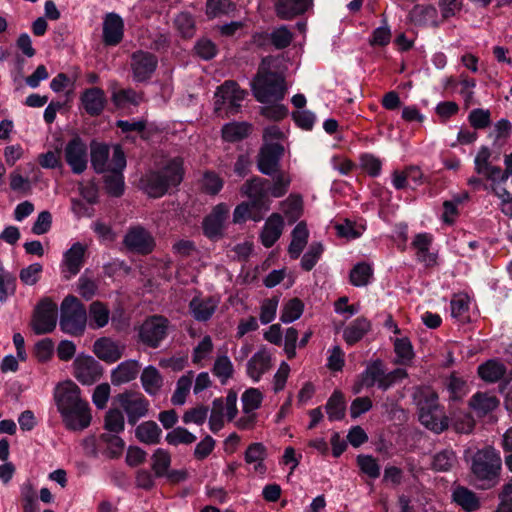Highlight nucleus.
Wrapping results in <instances>:
<instances>
[{
  "label": "nucleus",
  "instance_id": "nucleus-29",
  "mask_svg": "<svg viewBox=\"0 0 512 512\" xmlns=\"http://www.w3.org/2000/svg\"><path fill=\"white\" fill-rule=\"evenodd\" d=\"M490 182L491 192L499 199V209L506 216L512 217V194L508 190L507 181L495 177Z\"/></svg>",
  "mask_w": 512,
  "mask_h": 512
},
{
  "label": "nucleus",
  "instance_id": "nucleus-6",
  "mask_svg": "<svg viewBox=\"0 0 512 512\" xmlns=\"http://www.w3.org/2000/svg\"><path fill=\"white\" fill-rule=\"evenodd\" d=\"M87 324V311L84 305L72 295L64 298L61 303L60 328L63 332L80 336Z\"/></svg>",
  "mask_w": 512,
  "mask_h": 512
},
{
  "label": "nucleus",
  "instance_id": "nucleus-30",
  "mask_svg": "<svg viewBox=\"0 0 512 512\" xmlns=\"http://www.w3.org/2000/svg\"><path fill=\"white\" fill-rule=\"evenodd\" d=\"M81 101L85 111L91 116L99 115L105 106L106 98L104 91L93 87L87 89L81 96Z\"/></svg>",
  "mask_w": 512,
  "mask_h": 512
},
{
  "label": "nucleus",
  "instance_id": "nucleus-17",
  "mask_svg": "<svg viewBox=\"0 0 512 512\" xmlns=\"http://www.w3.org/2000/svg\"><path fill=\"white\" fill-rule=\"evenodd\" d=\"M284 148L280 143H266L258 156V169L265 175L273 176L278 172L279 161Z\"/></svg>",
  "mask_w": 512,
  "mask_h": 512
},
{
  "label": "nucleus",
  "instance_id": "nucleus-41",
  "mask_svg": "<svg viewBox=\"0 0 512 512\" xmlns=\"http://www.w3.org/2000/svg\"><path fill=\"white\" fill-rule=\"evenodd\" d=\"M415 23L424 26H437V10L431 5H417L411 12Z\"/></svg>",
  "mask_w": 512,
  "mask_h": 512
},
{
  "label": "nucleus",
  "instance_id": "nucleus-50",
  "mask_svg": "<svg viewBox=\"0 0 512 512\" xmlns=\"http://www.w3.org/2000/svg\"><path fill=\"white\" fill-rule=\"evenodd\" d=\"M212 372L222 384H225L234 372L230 358L227 355L218 356L214 362Z\"/></svg>",
  "mask_w": 512,
  "mask_h": 512
},
{
  "label": "nucleus",
  "instance_id": "nucleus-4",
  "mask_svg": "<svg viewBox=\"0 0 512 512\" xmlns=\"http://www.w3.org/2000/svg\"><path fill=\"white\" fill-rule=\"evenodd\" d=\"M420 423L427 429L441 433L449 426L444 407L438 402V395L430 388H419L414 392Z\"/></svg>",
  "mask_w": 512,
  "mask_h": 512
},
{
  "label": "nucleus",
  "instance_id": "nucleus-2",
  "mask_svg": "<svg viewBox=\"0 0 512 512\" xmlns=\"http://www.w3.org/2000/svg\"><path fill=\"white\" fill-rule=\"evenodd\" d=\"M184 176L183 160L174 157L165 161L161 168L146 174L142 180V188L150 197L159 198L171 188L177 187Z\"/></svg>",
  "mask_w": 512,
  "mask_h": 512
},
{
  "label": "nucleus",
  "instance_id": "nucleus-1",
  "mask_svg": "<svg viewBox=\"0 0 512 512\" xmlns=\"http://www.w3.org/2000/svg\"><path fill=\"white\" fill-rule=\"evenodd\" d=\"M54 399L65 427L72 431H82L92 421L88 401L81 396V389L72 380H66L55 387Z\"/></svg>",
  "mask_w": 512,
  "mask_h": 512
},
{
  "label": "nucleus",
  "instance_id": "nucleus-37",
  "mask_svg": "<svg viewBox=\"0 0 512 512\" xmlns=\"http://www.w3.org/2000/svg\"><path fill=\"white\" fill-rule=\"evenodd\" d=\"M505 373V365L497 359H490L478 366L479 377L487 383L499 381Z\"/></svg>",
  "mask_w": 512,
  "mask_h": 512
},
{
  "label": "nucleus",
  "instance_id": "nucleus-43",
  "mask_svg": "<svg viewBox=\"0 0 512 512\" xmlns=\"http://www.w3.org/2000/svg\"><path fill=\"white\" fill-rule=\"evenodd\" d=\"M123 170H113L107 172L104 179V186L107 193L113 197H119L124 192V176Z\"/></svg>",
  "mask_w": 512,
  "mask_h": 512
},
{
  "label": "nucleus",
  "instance_id": "nucleus-23",
  "mask_svg": "<svg viewBox=\"0 0 512 512\" xmlns=\"http://www.w3.org/2000/svg\"><path fill=\"white\" fill-rule=\"evenodd\" d=\"M433 237L428 233L417 234L411 245L415 250L417 260L426 267H432L437 264V255L430 252Z\"/></svg>",
  "mask_w": 512,
  "mask_h": 512
},
{
  "label": "nucleus",
  "instance_id": "nucleus-31",
  "mask_svg": "<svg viewBox=\"0 0 512 512\" xmlns=\"http://www.w3.org/2000/svg\"><path fill=\"white\" fill-rule=\"evenodd\" d=\"M266 457L267 449L260 442L250 444L244 454L245 462L247 464H253L254 472L260 475H264L267 471V467L264 464Z\"/></svg>",
  "mask_w": 512,
  "mask_h": 512
},
{
  "label": "nucleus",
  "instance_id": "nucleus-56",
  "mask_svg": "<svg viewBox=\"0 0 512 512\" xmlns=\"http://www.w3.org/2000/svg\"><path fill=\"white\" fill-rule=\"evenodd\" d=\"M112 101L117 107L124 108L128 104L138 105L141 95L133 89H121L113 92Z\"/></svg>",
  "mask_w": 512,
  "mask_h": 512
},
{
  "label": "nucleus",
  "instance_id": "nucleus-20",
  "mask_svg": "<svg viewBox=\"0 0 512 512\" xmlns=\"http://www.w3.org/2000/svg\"><path fill=\"white\" fill-rule=\"evenodd\" d=\"M229 215V207L220 203L203 221L204 234L209 238L219 237L224 229V224Z\"/></svg>",
  "mask_w": 512,
  "mask_h": 512
},
{
  "label": "nucleus",
  "instance_id": "nucleus-19",
  "mask_svg": "<svg viewBox=\"0 0 512 512\" xmlns=\"http://www.w3.org/2000/svg\"><path fill=\"white\" fill-rule=\"evenodd\" d=\"M125 345L110 337H101L93 344V353L102 361L112 364L122 358Z\"/></svg>",
  "mask_w": 512,
  "mask_h": 512
},
{
  "label": "nucleus",
  "instance_id": "nucleus-16",
  "mask_svg": "<svg viewBox=\"0 0 512 512\" xmlns=\"http://www.w3.org/2000/svg\"><path fill=\"white\" fill-rule=\"evenodd\" d=\"M123 243L129 250L141 254L150 253L155 246L152 235L140 225L129 228L124 236Z\"/></svg>",
  "mask_w": 512,
  "mask_h": 512
},
{
  "label": "nucleus",
  "instance_id": "nucleus-47",
  "mask_svg": "<svg viewBox=\"0 0 512 512\" xmlns=\"http://www.w3.org/2000/svg\"><path fill=\"white\" fill-rule=\"evenodd\" d=\"M152 470L157 477H163L167 474V470L171 465V454L162 448H158L154 451L152 457Z\"/></svg>",
  "mask_w": 512,
  "mask_h": 512
},
{
  "label": "nucleus",
  "instance_id": "nucleus-14",
  "mask_svg": "<svg viewBox=\"0 0 512 512\" xmlns=\"http://www.w3.org/2000/svg\"><path fill=\"white\" fill-rule=\"evenodd\" d=\"M74 376L83 385H92L102 374V366L92 356L78 355L73 362Z\"/></svg>",
  "mask_w": 512,
  "mask_h": 512
},
{
  "label": "nucleus",
  "instance_id": "nucleus-46",
  "mask_svg": "<svg viewBox=\"0 0 512 512\" xmlns=\"http://www.w3.org/2000/svg\"><path fill=\"white\" fill-rule=\"evenodd\" d=\"M251 126L245 122H234L224 125L222 128V136L226 141H239L250 133Z\"/></svg>",
  "mask_w": 512,
  "mask_h": 512
},
{
  "label": "nucleus",
  "instance_id": "nucleus-61",
  "mask_svg": "<svg viewBox=\"0 0 512 512\" xmlns=\"http://www.w3.org/2000/svg\"><path fill=\"white\" fill-rule=\"evenodd\" d=\"M104 427L107 431L115 434L122 432L125 427L122 412L118 409H110L105 415Z\"/></svg>",
  "mask_w": 512,
  "mask_h": 512
},
{
  "label": "nucleus",
  "instance_id": "nucleus-59",
  "mask_svg": "<svg viewBox=\"0 0 512 512\" xmlns=\"http://www.w3.org/2000/svg\"><path fill=\"white\" fill-rule=\"evenodd\" d=\"M241 400L242 412H255L262 404L263 394L257 388H249L242 394Z\"/></svg>",
  "mask_w": 512,
  "mask_h": 512
},
{
  "label": "nucleus",
  "instance_id": "nucleus-8",
  "mask_svg": "<svg viewBox=\"0 0 512 512\" xmlns=\"http://www.w3.org/2000/svg\"><path fill=\"white\" fill-rule=\"evenodd\" d=\"M246 95L247 92L240 89L236 82L225 81L215 93V110L219 111L222 109V105H226L227 114L234 115L239 112L241 102Z\"/></svg>",
  "mask_w": 512,
  "mask_h": 512
},
{
  "label": "nucleus",
  "instance_id": "nucleus-55",
  "mask_svg": "<svg viewBox=\"0 0 512 512\" xmlns=\"http://www.w3.org/2000/svg\"><path fill=\"white\" fill-rule=\"evenodd\" d=\"M291 176L283 171H278L275 173L273 178V185L269 186V194L275 198H280L284 196L290 186Z\"/></svg>",
  "mask_w": 512,
  "mask_h": 512
},
{
  "label": "nucleus",
  "instance_id": "nucleus-36",
  "mask_svg": "<svg viewBox=\"0 0 512 512\" xmlns=\"http://www.w3.org/2000/svg\"><path fill=\"white\" fill-rule=\"evenodd\" d=\"M452 499L466 512H474L480 508V500L476 493L463 486L453 490Z\"/></svg>",
  "mask_w": 512,
  "mask_h": 512
},
{
  "label": "nucleus",
  "instance_id": "nucleus-49",
  "mask_svg": "<svg viewBox=\"0 0 512 512\" xmlns=\"http://www.w3.org/2000/svg\"><path fill=\"white\" fill-rule=\"evenodd\" d=\"M214 348L212 338L209 335L203 337L198 345L193 349L192 362L200 367L205 365V361L209 358Z\"/></svg>",
  "mask_w": 512,
  "mask_h": 512
},
{
  "label": "nucleus",
  "instance_id": "nucleus-26",
  "mask_svg": "<svg viewBox=\"0 0 512 512\" xmlns=\"http://www.w3.org/2000/svg\"><path fill=\"white\" fill-rule=\"evenodd\" d=\"M124 23L122 18L110 13L103 22V41L107 45H116L123 38Z\"/></svg>",
  "mask_w": 512,
  "mask_h": 512
},
{
  "label": "nucleus",
  "instance_id": "nucleus-21",
  "mask_svg": "<svg viewBox=\"0 0 512 512\" xmlns=\"http://www.w3.org/2000/svg\"><path fill=\"white\" fill-rule=\"evenodd\" d=\"M85 251L86 247L76 242L64 253L61 267L65 279H70L79 273L84 262Z\"/></svg>",
  "mask_w": 512,
  "mask_h": 512
},
{
  "label": "nucleus",
  "instance_id": "nucleus-42",
  "mask_svg": "<svg viewBox=\"0 0 512 512\" xmlns=\"http://www.w3.org/2000/svg\"><path fill=\"white\" fill-rule=\"evenodd\" d=\"M326 412L330 421L341 420L345 416V400L343 394L336 390L326 403Z\"/></svg>",
  "mask_w": 512,
  "mask_h": 512
},
{
  "label": "nucleus",
  "instance_id": "nucleus-58",
  "mask_svg": "<svg viewBox=\"0 0 512 512\" xmlns=\"http://www.w3.org/2000/svg\"><path fill=\"white\" fill-rule=\"evenodd\" d=\"M279 301L278 296H273L261 302L259 319L263 325L269 324L275 319Z\"/></svg>",
  "mask_w": 512,
  "mask_h": 512
},
{
  "label": "nucleus",
  "instance_id": "nucleus-44",
  "mask_svg": "<svg viewBox=\"0 0 512 512\" xmlns=\"http://www.w3.org/2000/svg\"><path fill=\"white\" fill-rule=\"evenodd\" d=\"M193 372L189 371L182 375L176 384V389L171 397L173 405H183L192 386Z\"/></svg>",
  "mask_w": 512,
  "mask_h": 512
},
{
  "label": "nucleus",
  "instance_id": "nucleus-52",
  "mask_svg": "<svg viewBox=\"0 0 512 512\" xmlns=\"http://www.w3.org/2000/svg\"><path fill=\"white\" fill-rule=\"evenodd\" d=\"M174 25L183 38H191L195 34L194 18L187 12L179 13L174 19Z\"/></svg>",
  "mask_w": 512,
  "mask_h": 512
},
{
  "label": "nucleus",
  "instance_id": "nucleus-53",
  "mask_svg": "<svg viewBox=\"0 0 512 512\" xmlns=\"http://www.w3.org/2000/svg\"><path fill=\"white\" fill-rule=\"evenodd\" d=\"M224 401L217 398L213 401L211 414L209 417V428L213 433H217L224 426Z\"/></svg>",
  "mask_w": 512,
  "mask_h": 512
},
{
  "label": "nucleus",
  "instance_id": "nucleus-3",
  "mask_svg": "<svg viewBox=\"0 0 512 512\" xmlns=\"http://www.w3.org/2000/svg\"><path fill=\"white\" fill-rule=\"evenodd\" d=\"M276 60L266 57L262 60L258 73L252 82V91L261 103H273L283 99L286 88L284 78L280 73L271 71Z\"/></svg>",
  "mask_w": 512,
  "mask_h": 512
},
{
  "label": "nucleus",
  "instance_id": "nucleus-15",
  "mask_svg": "<svg viewBox=\"0 0 512 512\" xmlns=\"http://www.w3.org/2000/svg\"><path fill=\"white\" fill-rule=\"evenodd\" d=\"M243 195L251 199L253 207L259 206L264 211H268L269 204V181L263 178H253L247 181L241 188Z\"/></svg>",
  "mask_w": 512,
  "mask_h": 512
},
{
  "label": "nucleus",
  "instance_id": "nucleus-48",
  "mask_svg": "<svg viewBox=\"0 0 512 512\" xmlns=\"http://www.w3.org/2000/svg\"><path fill=\"white\" fill-rule=\"evenodd\" d=\"M457 463V457L453 450L444 449L433 456L432 468L436 471L446 472Z\"/></svg>",
  "mask_w": 512,
  "mask_h": 512
},
{
  "label": "nucleus",
  "instance_id": "nucleus-11",
  "mask_svg": "<svg viewBox=\"0 0 512 512\" xmlns=\"http://www.w3.org/2000/svg\"><path fill=\"white\" fill-rule=\"evenodd\" d=\"M117 401L127 415L131 425L146 416L149 409V401L138 391L127 390L117 395Z\"/></svg>",
  "mask_w": 512,
  "mask_h": 512
},
{
  "label": "nucleus",
  "instance_id": "nucleus-25",
  "mask_svg": "<svg viewBox=\"0 0 512 512\" xmlns=\"http://www.w3.org/2000/svg\"><path fill=\"white\" fill-rule=\"evenodd\" d=\"M140 370V364L137 360L129 359L118 364L111 371V383L114 386H120L136 379Z\"/></svg>",
  "mask_w": 512,
  "mask_h": 512
},
{
  "label": "nucleus",
  "instance_id": "nucleus-7",
  "mask_svg": "<svg viewBox=\"0 0 512 512\" xmlns=\"http://www.w3.org/2000/svg\"><path fill=\"white\" fill-rule=\"evenodd\" d=\"M170 322L161 315H152L147 317L139 326L138 336L141 343L150 347L157 348L168 335Z\"/></svg>",
  "mask_w": 512,
  "mask_h": 512
},
{
  "label": "nucleus",
  "instance_id": "nucleus-34",
  "mask_svg": "<svg viewBox=\"0 0 512 512\" xmlns=\"http://www.w3.org/2000/svg\"><path fill=\"white\" fill-rule=\"evenodd\" d=\"M110 319V310L106 304L94 301L90 304L87 312V323L92 329L105 327Z\"/></svg>",
  "mask_w": 512,
  "mask_h": 512
},
{
  "label": "nucleus",
  "instance_id": "nucleus-40",
  "mask_svg": "<svg viewBox=\"0 0 512 512\" xmlns=\"http://www.w3.org/2000/svg\"><path fill=\"white\" fill-rule=\"evenodd\" d=\"M450 400L457 401L468 393L467 381L457 373H452L445 382Z\"/></svg>",
  "mask_w": 512,
  "mask_h": 512
},
{
  "label": "nucleus",
  "instance_id": "nucleus-13",
  "mask_svg": "<svg viewBox=\"0 0 512 512\" xmlns=\"http://www.w3.org/2000/svg\"><path fill=\"white\" fill-rule=\"evenodd\" d=\"M158 65L157 57L148 51L138 50L130 57V69L135 82H145L155 72Z\"/></svg>",
  "mask_w": 512,
  "mask_h": 512
},
{
  "label": "nucleus",
  "instance_id": "nucleus-12",
  "mask_svg": "<svg viewBox=\"0 0 512 512\" xmlns=\"http://www.w3.org/2000/svg\"><path fill=\"white\" fill-rule=\"evenodd\" d=\"M64 158L74 174H82L88 166V148L79 137H73L64 148Z\"/></svg>",
  "mask_w": 512,
  "mask_h": 512
},
{
  "label": "nucleus",
  "instance_id": "nucleus-35",
  "mask_svg": "<svg viewBox=\"0 0 512 512\" xmlns=\"http://www.w3.org/2000/svg\"><path fill=\"white\" fill-rule=\"evenodd\" d=\"M309 237V231L305 222H299L291 232V242L288 253L291 258L297 259L305 248Z\"/></svg>",
  "mask_w": 512,
  "mask_h": 512
},
{
  "label": "nucleus",
  "instance_id": "nucleus-24",
  "mask_svg": "<svg viewBox=\"0 0 512 512\" xmlns=\"http://www.w3.org/2000/svg\"><path fill=\"white\" fill-rule=\"evenodd\" d=\"M271 366V354L266 348H261L248 360L246 370L248 376L258 382Z\"/></svg>",
  "mask_w": 512,
  "mask_h": 512
},
{
  "label": "nucleus",
  "instance_id": "nucleus-9",
  "mask_svg": "<svg viewBox=\"0 0 512 512\" xmlns=\"http://www.w3.org/2000/svg\"><path fill=\"white\" fill-rule=\"evenodd\" d=\"M501 468V458L493 448L478 451L473 459L472 471L481 480L494 479Z\"/></svg>",
  "mask_w": 512,
  "mask_h": 512
},
{
  "label": "nucleus",
  "instance_id": "nucleus-28",
  "mask_svg": "<svg viewBox=\"0 0 512 512\" xmlns=\"http://www.w3.org/2000/svg\"><path fill=\"white\" fill-rule=\"evenodd\" d=\"M491 150L487 146H482L474 159V169L479 175H483L488 180L494 179L500 175V167L492 165Z\"/></svg>",
  "mask_w": 512,
  "mask_h": 512
},
{
  "label": "nucleus",
  "instance_id": "nucleus-33",
  "mask_svg": "<svg viewBox=\"0 0 512 512\" xmlns=\"http://www.w3.org/2000/svg\"><path fill=\"white\" fill-rule=\"evenodd\" d=\"M371 329V323L365 317H358L343 330V339L348 345L359 342Z\"/></svg>",
  "mask_w": 512,
  "mask_h": 512
},
{
  "label": "nucleus",
  "instance_id": "nucleus-63",
  "mask_svg": "<svg viewBox=\"0 0 512 512\" xmlns=\"http://www.w3.org/2000/svg\"><path fill=\"white\" fill-rule=\"evenodd\" d=\"M323 245L319 242L312 243L308 251L303 255L301 259V267L305 271H310L317 264L323 253Z\"/></svg>",
  "mask_w": 512,
  "mask_h": 512
},
{
  "label": "nucleus",
  "instance_id": "nucleus-45",
  "mask_svg": "<svg viewBox=\"0 0 512 512\" xmlns=\"http://www.w3.org/2000/svg\"><path fill=\"white\" fill-rule=\"evenodd\" d=\"M281 209L290 222L300 218L303 210V201L301 196L291 194L287 199L281 202Z\"/></svg>",
  "mask_w": 512,
  "mask_h": 512
},
{
  "label": "nucleus",
  "instance_id": "nucleus-54",
  "mask_svg": "<svg viewBox=\"0 0 512 512\" xmlns=\"http://www.w3.org/2000/svg\"><path fill=\"white\" fill-rule=\"evenodd\" d=\"M303 309L302 301L298 298H293L283 306L280 319L283 323H291L301 317Z\"/></svg>",
  "mask_w": 512,
  "mask_h": 512
},
{
  "label": "nucleus",
  "instance_id": "nucleus-38",
  "mask_svg": "<svg viewBox=\"0 0 512 512\" xmlns=\"http://www.w3.org/2000/svg\"><path fill=\"white\" fill-rule=\"evenodd\" d=\"M135 435L140 442L155 445L160 442L162 430L156 422L145 421L136 427Z\"/></svg>",
  "mask_w": 512,
  "mask_h": 512
},
{
  "label": "nucleus",
  "instance_id": "nucleus-60",
  "mask_svg": "<svg viewBox=\"0 0 512 512\" xmlns=\"http://www.w3.org/2000/svg\"><path fill=\"white\" fill-rule=\"evenodd\" d=\"M383 370L380 361L373 362L361 374V386L369 388L377 384L381 376H383Z\"/></svg>",
  "mask_w": 512,
  "mask_h": 512
},
{
  "label": "nucleus",
  "instance_id": "nucleus-62",
  "mask_svg": "<svg viewBox=\"0 0 512 512\" xmlns=\"http://www.w3.org/2000/svg\"><path fill=\"white\" fill-rule=\"evenodd\" d=\"M235 9L230 0H208L206 3V14L211 17L226 15Z\"/></svg>",
  "mask_w": 512,
  "mask_h": 512
},
{
  "label": "nucleus",
  "instance_id": "nucleus-18",
  "mask_svg": "<svg viewBox=\"0 0 512 512\" xmlns=\"http://www.w3.org/2000/svg\"><path fill=\"white\" fill-rule=\"evenodd\" d=\"M219 302V298L215 296L196 295L190 300L188 311L194 320L207 322L215 314Z\"/></svg>",
  "mask_w": 512,
  "mask_h": 512
},
{
  "label": "nucleus",
  "instance_id": "nucleus-64",
  "mask_svg": "<svg viewBox=\"0 0 512 512\" xmlns=\"http://www.w3.org/2000/svg\"><path fill=\"white\" fill-rule=\"evenodd\" d=\"M293 39L292 32L287 28V26H280L274 29L270 34L271 43L277 49H283L290 45Z\"/></svg>",
  "mask_w": 512,
  "mask_h": 512
},
{
  "label": "nucleus",
  "instance_id": "nucleus-5",
  "mask_svg": "<svg viewBox=\"0 0 512 512\" xmlns=\"http://www.w3.org/2000/svg\"><path fill=\"white\" fill-rule=\"evenodd\" d=\"M90 157L91 165L98 174L124 170L126 167V157L119 145L113 147L110 157V148L107 144L93 141L90 145Z\"/></svg>",
  "mask_w": 512,
  "mask_h": 512
},
{
  "label": "nucleus",
  "instance_id": "nucleus-32",
  "mask_svg": "<svg viewBox=\"0 0 512 512\" xmlns=\"http://www.w3.org/2000/svg\"><path fill=\"white\" fill-rule=\"evenodd\" d=\"M469 405L478 416H485L498 407L499 400L492 393L477 392L471 397Z\"/></svg>",
  "mask_w": 512,
  "mask_h": 512
},
{
  "label": "nucleus",
  "instance_id": "nucleus-10",
  "mask_svg": "<svg viewBox=\"0 0 512 512\" xmlns=\"http://www.w3.org/2000/svg\"><path fill=\"white\" fill-rule=\"evenodd\" d=\"M57 323V305L49 298L42 299L36 306L32 329L37 335L52 332Z\"/></svg>",
  "mask_w": 512,
  "mask_h": 512
},
{
  "label": "nucleus",
  "instance_id": "nucleus-27",
  "mask_svg": "<svg viewBox=\"0 0 512 512\" xmlns=\"http://www.w3.org/2000/svg\"><path fill=\"white\" fill-rule=\"evenodd\" d=\"M312 5V0H276L275 11L279 18L289 20L303 14Z\"/></svg>",
  "mask_w": 512,
  "mask_h": 512
},
{
  "label": "nucleus",
  "instance_id": "nucleus-22",
  "mask_svg": "<svg viewBox=\"0 0 512 512\" xmlns=\"http://www.w3.org/2000/svg\"><path fill=\"white\" fill-rule=\"evenodd\" d=\"M284 219L279 213H272L265 221L260 233V240L264 247H272L281 237L284 230Z\"/></svg>",
  "mask_w": 512,
  "mask_h": 512
},
{
  "label": "nucleus",
  "instance_id": "nucleus-51",
  "mask_svg": "<svg viewBox=\"0 0 512 512\" xmlns=\"http://www.w3.org/2000/svg\"><path fill=\"white\" fill-rule=\"evenodd\" d=\"M196 436L184 427H176L166 434L165 440L169 445H190L196 441Z\"/></svg>",
  "mask_w": 512,
  "mask_h": 512
},
{
  "label": "nucleus",
  "instance_id": "nucleus-39",
  "mask_svg": "<svg viewBox=\"0 0 512 512\" xmlns=\"http://www.w3.org/2000/svg\"><path fill=\"white\" fill-rule=\"evenodd\" d=\"M141 383L145 392L153 396L160 391L163 385V378L156 367L147 366L142 371Z\"/></svg>",
  "mask_w": 512,
  "mask_h": 512
},
{
  "label": "nucleus",
  "instance_id": "nucleus-57",
  "mask_svg": "<svg viewBox=\"0 0 512 512\" xmlns=\"http://www.w3.org/2000/svg\"><path fill=\"white\" fill-rule=\"evenodd\" d=\"M372 268L366 263H358L350 272V282L357 287L366 286L372 277Z\"/></svg>",
  "mask_w": 512,
  "mask_h": 512
}]
</instances>
